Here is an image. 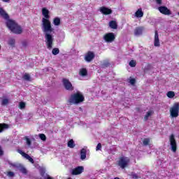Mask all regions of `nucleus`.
I'll return each instance as SVG.
<instances>
[{"instance_id":"nucleus-1","label":"nucleus","mask_w":179,"mask_h":179,"mask_svg":"<svg viewBox=\"0 0 179 179\" xmlns=\"http://www.w3.org/2000/svg\"><path fill=\"white\" fill-rule=\"evenodd\" d=\"M42 15L44 17L42 18L41 29L45 34V42L46 43L47 48L48 50L52 49V43H54V28L51 26V21H50V10L43 8H42Z\"/></svg>"},{"instance_id":"nucleus-2","label":"nucleus","mask_w":179,"mask_h":179,"mask_svg":"<svg viewBox=\"0 0 179 179\" xmlns=\"http://www.w3.org/2000/svg\"><path fill=\"white\" fill-rule=\"evenodd\" d=\"M0 15L3 19H6L7 20L6 22V26L13 33H15V34H21L22 31L23 30L22 29V27L19 26L16 22L12 20H8L9 19V15L8 13H6V11L3 10V8H0Z\"/></svg>"},{"instance_id":"nucleus-3","label":"nucleus","mask_w":179,"mask_h":179,"mask_svg":"<svg viewBox=\"0 0 179 179\" xmlns=\"http://www.w3.org/2000/svg\"><path fill=\"white\" fill-rule=\"evenodd\" d=\"M85 101V97L83 94L80 92H77L71 96L69 99V103L71 104H79V103H82V101Z\"/></svg>"},{"instance_id":"nucleus-4","label":"nucleus","mask_w":179,"mask_h":179,"mask_svg":"<svg viewBox=\"0 0 179 179\" xmlns=\"http://www.w3.org/2000/svg\"><path fill=\"white\" fill-rule=\"evenodd\" d=\"M170 117L171 118H177L179 115V102L173 103L169 109Z\"/></svg>"},{"instance_id":"nucleus-5","label":"nucleus","mask_w":179,"mask_h":179,"mask_svg":"<svg viewBox=\"0 0 179 179\" xmlns=\"http://www.w3.org/2000/svg\"><path fill=\"white\" fill-rule=\"evenodd\" d=\"M117 164L120 169H126L129 164V159L127 157H121L118 160Z\"/></svg>"},{"instance_id":"nucleus-6","label":"nucleus","mask_w":179,"mask_h":179,"mask_svg":"<svg viewBox=\"0 0 179 179\" xmlns=\"http://www.w3.org/2000/svg\"><path fill=\"white\" fill-rule=\"evenodd\" d=\"M12 167H14L15 169H17L22 174H27V170L22 164L19 163H10V164Z\"/></svg>"},{"instance_id":"nucleus-7","label":"nucleus","mask_w":179,"mask_h":179,"mask_svg":"<svg viewBox=\"0 0 179 179\" xmlns=\"http://www.w3.org/2000/svg\"><path fill=\"white\" fill-rule=\"evenodd\" d=\"M103 40L106 43H113L115 40V34L113 32L107 33L103 36Z\"/></svg>"},{"instance_id":"nucleus-8","label":"nucleus","mask_w":179,"mask_h":179,"mask_svg":"<svg viewBox=\"0 0 179 179\" xmlns=\"http://www.w3.org/2000/svg\"><path fill=\"white\" fill-rule=\"evenodd\" d=\"M169 141L171 143V148L172 152L176 153L177 152V143L176 142V138H174V134H171L169 137Z\"/></svg>"},{"instance_id":"nucleus-9","label":"nucleus","mask_w":179,"mask_h":179,"mask_svg":"<svg viewBox=\"0 0 179 179\" xmlns=\"http://www.w3.org/2000/svg\"><path fill=\"white\" fill-rule=\"evenodd\" d=\"M62 82L66 90H73V86H72V83L69 82V80L64 78Z\"/></svg>"},{"instance_id":"nucleus-10","label":"nucleus","mask_w":179,"mask_h":179,"mask_svg":"<svg viewBox=\"0 0 179 179\" xmlns=\"http://www.w3.org/2000/svg\"><path fill=\"white\" fill-rule=\"evenodd\" d=\"M158 10L160 12V13H162V15H171V11L166 6H159L158 8Z\"/></svg>"},{"instance_id":"nucleus-11","label":"nucleus","mask_w":179,"mask_h":179,"mask_svg":"<svg viewBox=\"0 0 179 179\" xmlns=\"http://www.w3.org/2000/svg\"><path fill=\"white\" fill-rule=\"evenodd\" d=\"M94 52L89 51L87 54H85V59L87 62H92V61L94 59Z\"/></svg>"},{"instance_id":"nucleus-12","label":"nucleus","mask_w":179,"mask_h":179,"mask_svg":"<svg viewBox=\"0 0 179 179\" xmlns=\"http://www.w3.org/2000/svg\"><path fill=\"white\" fill-rule=\"evenodd\" d=\"M83 170H85L83 166H78L72 170L71 173L73 176H79V174L83 173Z\"/></svg>"},{"instance_id":"nucleus-13","label":"nucleus","mask_w":179,"mask_h":179,"mask_svg":"<svg viewBox=\"0 0 179 179\" xmlns=\"http://www.w3.org/2000/svg\"><path fill=\"white\" fill-rule=\"evenodd\" d=\"M18 152L20 153V155H22V157H24V159H27V160H29L30 163H31L32 164H34V159H33V158H31V157H30L29 155L26 154L24 152L20 150H18Z\"/></svg>"},{"instance_id":"nucleus-14","label":"nucleus","mask_w":179,"mask_h":179,"mask_svg":"<svg viewBox=\"0 0 179 179\" xmlns=\"http://www.w3.org/2000/svg\"><path fill=\"white\" fill-rule=\"evenodd\" d=\"M99 10L103 15H111L113 13V10L106 7H101Z\"/></svg>"},{"instance_id":"nucleus-15","label":"nucleus","mask_w":179,"mask_h":179,"mask_svg":"<svg viewBox=\"0 0 179 179\" xmlns=\"http://www.w3.org/2000/svg\"><path fill=\"white\" fill-rule=\"evenodd\" d=\"M154 45L155 47H160V40L159 39V34L157 33V31H155Z\"/></svg>"},{"instance_id":"nucleus-16","label":"nucleus","mask_w":179,"mask_h":179,"mask_svg":"<svg viewBox=\"0 0 179 179\" xmlns=\"http://www.w3.org/2000/svg\"><path fill=\"white\" fill-rule=\"evenodd\" d=\"M142 33H143V27H138L134 29L135 36H141Z\"/></svg>"},{"instance_id":"nucleus-17","label":"nucleus","mask_w":179,"mask_h":179,"mask_svg":"<svg viewBox=\"0 0 179 179\" xmlns=\"http://www.w3.org/2000/svg\"><path fill=\"white\" fill-rule=\"evenodd\" d=\"M7 44L10 45L12 48H15V45L16 44V41L13 38H9Z\"/></svg>"},{"instance_id":"nucleus-18","label":"nucleus","mask_w":179,"mask_h":179,"mask_svg":"<svg viewBox=\"0 0 179 179\" xmlns=\"http://www.w3.org/2000/svg\"><path fill=\"white\" fill-rule=\"evenodd\" d=\"M134 16L136 17H143V11H142V8H138L135 13Z\"/></svg>"},{"instance_id":"nucleus-19","label":"nucleus","mask_w":179,"mask_h":179,"mask_svg":"<svg viewBox=\"0 0 179 179\" xmlns=\"http://www.w3.org/2000/svg\"><path fill=\"white\" fill-rule=\"evenodd\" d=\"M9 128V125L5 123H0V134L1 132H3L5 129H8Z\"/></svg>"},{"instance_id":"nucleus-20","label":"nucleus","mask_w":179,"mask_h":179,"mask_svg":"<svg viewBox=\"0 0 179 179\" xmlns=\"http://www.w3.org/2000/svg\"><path fill=\"white\" fill-rule=\"evenodd\" d=\"M80 159L81 160H85V159H86V150L85 148L81 150Z\"/></svg>"},{"instance_id":"nucleus-21","label":"nucleus","mask_w":179,"mask_h":179,"mask_svg":"<svg viewBox=\"0 0 179 179\" xmlns=\"http://www.w3.org/2000/svg\"><path fill=\"white\" fill-rule=\"evenodd\" d=\"M53 24L55 26H59V24H61V19H59L58 17L54 18Z\"/></svg>"},{"instance_id":"nucleus-22","label":"nucleus","mask_w":179,"mask_h":179,"mask_svg":"<svg viewBox=\"0 0 179 179\" xmlns=\"http://www.w3.org/2000/svg\"><path fill=\"white\" fill-rule=\"evenodd\" d=\"M152 115H153V111L152 110L148 111L144 117L145 121H148V120H149V117H152Z\"/></svg>"},{"instance_id":"nucleus-23","label":"nucleus","mask_w":179,"mask_h":179,"mask_svg":"<svg viewBox=\"0 0 179 179\" xmlns=\"http://www.w3.org/2000/svg\"><path fill=\"white\" fill-rule=\"evenodd\" d=\"M109 27H110V29H117V22L115 21H110L109 22Z\"/></svg>"},{"instance_id":"nucleus-24","label":"nucleus","mask_w":179,"mask_h":179,"mask_svg":"<svg viewBox=\"0 0 179 179\" xmlns=\"http://www.w3.org/2000/svg\"><path fill=\"white\" fill-rule=\"evenodd\" d=\"M68 148H71V149H73V147L75 146V142L73 141V139L69 141L67 143Z\"/></svg>"},{"instance_id":"nucleus-25","label":"nucleus","mask_w":179,"mask_h":179,"mask_svg":"<svg viewBox=\"0 0 179 179\" xmlns=\"http://www.w3.org/2000/svg\"><path fill=\"white\" fill-rule=\"evenodd\" d=\"M80 76H86L87 75V70L86 69H81L80 70Z\"/></svg>"},{"instance_id":"nucleus-26","label":"nucleus","mask_w":179,"mask_h":179,"mask_svg":"<svg viewBox=\"0 0 179 179\" xmlns=\"http://www.w3.org/2000/svg\"><path fill=\"white\" fill-rule=\"evenodd\" d=\"M166 96L169 99H173V97H174V96H176V94L173 91H169L167 92Z\"/></svg>"},{"instance_id":"nucleus-27","label":"nucleus","mask_w":179,"mask_h":179,"mask_svg":"<svg viewBox=\"0 0 179 179\" xmlns=\"http://www.w3.org/2000/svg\"><path fill=\"white\" fill-rule=\"evenodd\" d=\"M149 143H150V138H145L143 141V144L144 145V146H148Z\"/></svg>"},{"instance_id":"nucleus-28","label":"nucleus","mask_w":179,"mask_h":179,"mask_svg":"<svg viewBox=\"0 0 179 179\" xmlns=\"http://www.w3.org/2000/svg\"><path fill=\"white\" fill-rule=\"evenodd\" d=\"M52 53L53 55H58L59 54V49L58 48H53L52 50Z\"/></svg>"},{"instance_id":"nucleus-29","label":"nucleus","mask_w":179,"mask_h":179,"mask_svg":"<svg viewBox=\"0 0 179 179\" xmlns=\"http://www.w3.org/2000/svg\"><path fill=\"white\" fill-rule=\"evenodd\" d=\"M24 140L26 141V143L28 146H31V141H30V138H29V137L25 136Z\"/></svg>"},{"instance_id":"nucleus-30","label":"nucleus","mask_w":179,"mask_h":179,"mask_svg":"<svg viewBox=\"0 0 179 179\" xmlns=\"http://www.w3.org/2000/svg\"><path fill=\"white\" fill-rule=\"evenodd\" d=\"M129 66H131V68H134V66H136V62L135 60H131Z\"/></svg>"},{"instance_id":"nucleus-31","label":"nucleus","mask_w":179,"mask_h":179,"mask_svg":"<svg viewBox=\"0 0 179 179\" xmlns=\"http://www.w3.org/2000/svg\"><path fill=\"white\" fill-rule=\"evenodd\" d=\"M23 78H24V80H28V81L31 80V78L30 77V75H29V74H24Z\"/></svg>"},{"instance_id":"nucleus-32","label":"nucleus","mask_w":179,"mask_h":179,"mask_svg":"<svg viewBox=\"0 0 179 179\" xmlns=\"http://www.w3.org/2000/svg\"><path fill=\"white\" fill-rule=\"evenodd\" d=\"M8 103H9V99H3L1 101V105L2 106H6V104H8Z\"/></svg>"},{"instance_id":"nucleus-33","label":"nucleus","mask_w":179,"mask_h":179,"mask_svg":"<svg viewBox=\"0 0 179 179\" xmlns=\"http://www.w3.org/2000/svg\"><path fill=\"white\" fill-rule=\"evenodd\" d=\"M26 107V103L24 102H20L19 104V108H20V110H23L24 108H25Z\"/></svg>"},{"instance_id":"nucleus-34","label":"nucleus","mask_w":179,"mask_h":179,"mask_svg":"<svg viewBox=\"0 0 179 179\" xmlns=\"http://www.w3.org/2000/svg\"><path fill=\"white\" fill-rule=\"evenodd\" d=\"M39 138L40 139H41V141H45L47 139V138L45 137V134H40Z\"/></svg>"},{"instance_id":"nucleus-35","label":"nucleus","mask_w":179,"mask_h":179,"mask_svg":"<svg viewBox=\"0 0 179 179\" xmlns=\"http://www.w3.org/2000/svg\"><path fill=\"white\" fill-rule=\"evenodd\" d=\"M7 176H8V177H10V178L14 177L15 173H13V171H8L7 173Z\"/></svg>"},{"instance_id":"nucleus-36","label":"nucleus","mask_w":179,"mask_h":179,"mask_svg":"<svg viewBox=\"0 0 179 179\" xmlns=\"http://www.w3.org/2000/svg\"><path fill=\"white\" fill-rule=\"evenodd\" d=\"M129 82L130 83V85H135V83H136L135 78H130L129 80Z\"/></svg>"},{"instance_id":"nucleus-37","label":"nucleus","mask_w":179,"mask_h":179,"mask_svg":"<svg viewBox=\"0 0 179 179\" xmlns=\"http://www.w3.org/2000/svg\"><path fill=\"white\" fill-rule=\"evenodd\" d=\"M96 150L98 151V150H101V143H98V145H96Z\"/></svg>"},{"instance_id":"nucleus-38","label":"nucleus","mask_w":179,"mask_h":179,"mask_svg":"<svg viewBox=\"0 0 179 179\" xmlns=\"http://www.w3.org/2000/svg\"><path fill=\"white\" fill-rule=\"evenodd\" d=\"M110 66V63H108V62L103 64V66L105 68H107V66Z\"/></svg>"},{"instance_id":"nucleus-39","label":"nucleus","mask_w":179,"mask_h":179,"mask_svg":"<svg viewBox=\"0 0 179 179\" xmlns=\"http://www.w3.org/2000/svg\"><path fill=\"white\" fill-rule=\"evenodd\" d=\"M3 155V150H2V147L0 146V156H2Z\"/></svg>"},{"instance_id":"nucleus-40","label":"nucleus","mask_w":179,"mask_h":179,"mask_svg":"<svg viewBox=\"0 0 179 179\" xmlns=\"http://www.w3.org/2000/svg\"><path fill=\"white\" fill-rule=\"evenodd\" d=\"M131 176L133 178H138V176L136 175V173H132Z\"/></svg>"},{"instance_id":"nucleus-41","label":"nucleus","mask_w":179,"mask_h":179,"mask_svg":"<svg viewBox=\"0 0 179 179\" xmlns=\"http://www.w3.org/2000/svg\"><path fill=\"white\" fill-rule=\"evenodd\" d=\"M157 5H162V0H155Z\"/></svg>"},{"instance_id":"nucleus-42","label":"nucleus","mask_w":179,"mask_h":179,"mask_svg":"<svg viewBox=\"0 0 179 179\" xmlns=\"http://www.w3.org/2000/svg\"><path fill=\"white\" fill-rule=\"evenodd\" d=\"M10 0H3V2H9Z\"/></svg>"},{"instance_id":"nucleus-43","label":"nucleus","mask_w":179,"mask_h":179,"mask_svg":"<svg viewBox=\"0 0 179 179\" xmlns=\"http://www.w3.org/2000/svg\"><path fill=\"white\" fill-rule=\"evenodd\" d=\"M114 179H120V178H115Z\"/></svg>"},{"instance_id":"nucleus-44","label":"nucleus","mask_w":179,"mask_h":179,"mask_svg":"<svg viewBox=\"0 0 179 179\" xmlns=\"http://www.w3.org/2000/svg\"><path fill=\"white\" fill-rule=\"evenodd\" d=\"M41 176H43V172L41 173Z\"/></svg>"},{"instance_id":"nucleus-45","label":"nucleus","mask_w":179,"mask_h":179,"mask_svg":"<svg viewBox=\"0 0 179 179\" xmlns=\"http://www.w3.org/2000/svg\"><path fill=\"white\" fill-rule=\"evenodd\" d=\"M178 16H179V13H178Z\"/></svg>"},{"instance_id":"nucleus-46","label":"nucleus","mask_w":179,"mask_h":179,"mask_svg":"<svg viewBox=\"0 0 179 179\" xmlns=\"http://www.w3.org/2000/svg\"><path fill=\"white\" fill-rule=\"evenodd\" d=\"M0 50H1V45H0Z\"/></svg>"},{"instance_id":"nucleus-47","label":"nucleus","mask_w":179,"mask_h":179,"mask_svg":"<svg viewBox=\"0 0 179 179\" xmlns=\"http://www.w3.org/2000/svg\"><path fill=\"white\" fill-rule=\"evenodd\" d=\"M68 179H71L70 178H69Z\"/></svg>"}]
</instances>
